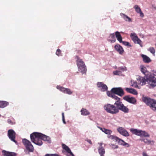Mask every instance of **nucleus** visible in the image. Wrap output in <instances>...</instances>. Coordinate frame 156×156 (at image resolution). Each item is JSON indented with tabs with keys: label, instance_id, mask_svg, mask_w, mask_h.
<instances>
[{
	"label": "nucleus",
	"instance_id": "f257e3e1",
	"mask_svg": "<svg viewBox=\"0 0 156 156\" xmlns=\"http://www.w3.org/2000/svg\"><path fill=\"white\" fill-rule=\"evenodd\" d=\"M137 80L139 83L142 85L145 84L146 82H147L152 87H155L156 86V72L151 74L148 78H147V80L144 77H139Z\"/></svg>",
	"mask_w": 156,
	"mask_h": 156
},
{
	"label": "nucleus",
	"instance_id": "f03ea898",
	"mask_svg": "<svg viewBox=\"0 0 156 156\" xmlns=\"http://www.w3.org/2000/svg\"><path fill=\"white\" fill-rule=\"evenodd\" d=\"M142 100L154 111H156V100L145 97H143Z\"/></svg>",
	"mask_w": 156,
	"mask_h": 156
},
{
	"label": "nucleus",
	"instance_id": "7ed1b4c3",
	"mask_svg": "<svg viewBox=\"0 0 156 156\" xmlns=\"http://www.w3.org/2000/svg\"><path fill=\"white\" fill-rule=\"evenodd\" d=\"M76 63L78 66V69L82 74L86 73L87 71L86 66L84 62L79 57L76 56Z\"/></svg>",
	"mask_w": 156,
	"mask_h": 156
},
{
	"label": "nucleus",
	"instance_id": "20e7f679",
	"mask_svg": "<svg viewBox=\"0 0 156 156\" xmlns=\"http://www.w3.org/2000/svg\"><path fill=\"white\" fill-rule=\"evenodd\" d=\"M104 109L108 113L112 114H116L118 113V111L115 107V106L114 105L108 104L105 105L104 107Z\"/></svg>",
	"mask_w": 156,
	"mask_h": 156
},
{
	"label": "nucleus",
	"instance_id": "39448f33",
	"mask_svg": "<svg viewBox=\"0 0 156 156\" xmlns=\"http://www.w3.org/2000/svg\"><path fill=\"white\" fill-rule=\"evenodd\" d=\"M115 107L117 108V110L118 112H119V110H121L125 113H128L129 112V109L126 107L123 104L120 100L116 101L114 103Z\"/></svg>",
	"mask_w": 156,
	"mask_h": 156
},
{
	"label": "nucleus",
	"instance_id": "423d86ee",
	"mask_svg": "<svg viewBox=\"0 0 156 156\" xmlns=\"http://www.w3.org/2000/svg\"><path fill=\"white\" fill-rule=\"evenodd\" d=\"M36 133H38L34 132L30 134V137L31 141L36 144L39 146L43 144L42 141V140L41 137L36 136L35 135Z\"/></svg>",
	"mask_w": 156,
	"mask_h": 156
},
{
	"label": "nucleus",
	"instance_id": "0eeeda50",
	"mask_svg": "<svg viewBox=\"0 0 156 156\" xmlns=\"http://www.w3.org/2000/svg\"><path fill=\"white\" fill-rule=\"evenodd\" d=\"M130 131L133 134L137 136H141L149 137L150 135L145 131L141 130H138L136 129L131 128L130 129Z\"/></svg>",
	"mask_w": 156,
	"mask_h": 156
},
{
	"label": "nucleus",
	"instance_id": "6e6552de",
	"mask_svg": "<svg viewBox=\"0 0 156 156\" xmlns=\"http://www.w3.org/2000/svg\"><path fill=\"white\" fill-rule=\"evenodd\" d=\"M22 143L26 147V149L29 152H33L34 150L33 146L30 141L26 139L22 140Z\"/></svg>",
	"mask_w": 156,
	"mask_h": 156
},
{
	"label": "nucleus",
	"instance_id": "1a4fd4ad",
	"mask_svg": "<svg viewBox=\"0 0 156 156\" xmlns=\"http://www.w3.org/2000/svg\"><path fill=\"white\" fill-rule=\"evenodd\" d=\"M110 91L121 97L124 95L123 90L121 87L113 88Z\"/></svg>",
	"mask_w": 156,
	"mask_h": 156
},
{
	"label": "nucleus",
	"instance_id": "9d476101",
	"mask_svg": "<svg viewBox=\"0 0 156 156\" xmlns=\"http://www.w3.org/2000/svg\"><path fill=\"white\" fill-rule=\"evenodd\" d=\"M16 134L15 131L12 129H9L8 131V136L9 139L16 144H17V142L15 140Z\"/></svg>",
	"mask_w": 156,
	"mask_h": 156
},
{
	"label": "nucleus",
	"instance_id": "9b49d317",
	"mask_svg": "<svg viewBox=\"0 0 156 156\" xmlns=\"http://www.w3.org/2000/svg\"><path fill=\"white\" fill-rule=\"evenodd\" d=\"M130 37L134 43H137L141 46V44H142V41L138 38L135 33H131L130 34Z\"/></svg>",
	"mask_w": 156,
	"mask_h": 156
},
{
	"label": "nucleus",
	"instance_id": "f8f14e48",
	"mask_svg": "<svg viewBox=\"0 0 156 156\" xmlns=\"http://www.w3.org/2000/svg\"><path fill=\"white\" fill-rule=\"evenodd\" d=\"M123 99L128 102L133 104H135L136 102V101L135 98L133 97H130L128 95L124 97Z\"/></svg>",
	"mask_w": 156,
	"mask_h": 156
},
{
	"label": "nucleus",
	"instance_id": "ddd939ff",
	"mask_svg": "<svg viewBox=\"0 0 156 156\" xmlns=\"http://www.w3.org/2000/svg\"><path fill=\"white\" fill-rule=\"evenodd\" d=\"M117 131L121 135L125 136H128L129 134L128 132L124 128L120 127L117 129Z\"/></svg>",
	"mask_w": 156,
	"mask_h": 156
},
{
	"label": "nucleus",
	"instance_id": "4468645a",
	"mask_svg": "<svg viewBox=\"0 0 156 156\" xmlns=\"http://www.w3.org/2000/svg\"><path fill=\"white\" fill-rule=\"evenodd\" d=\"M35 136L36 137L40 138L41 137V139L44 141H46L49 142L50 141V137L48 136L43 134L41 133H36Z\"/></svg>",
	"mask_w": 156,
	"mask_h": 156
},
{
	"label": "nucleus",
	"instance_id": "2eb2a0df",
	"mask_svg": "<svg viewBox=\"0 0 156 156\" xmlns=\"http://www.w3.org/2000/svg\"><path fill=\"white\" fill-rule=\"evenodd\" d=\"M62 147L63 149H64L68 153L67 156H74V155L71 152L69 148L67 146L64 144H62Z\"/></svg>",
	"mask_w": 156,
	"mask_h": 156
},
{
	"label": "nucleus",
	"instance_id": "dca6fc26",
	"mask_svg": "<svg viewBox=\"0 0 156 156\" xmlns=\"http://www.w3.org/2000/svg\"><path fill=\"white\" fill-rule=\"evenodd\" d=\"M97 86L99 88H101V90L102 91H105L108 90V87L106 85L104 84L102 82H98L97 84Z\"/></svg>",
	"mask_w": 156,
	"mask_h": 156
},
{
	"label": "nucleus",
	"instance_id": "f3484780",
	"mask_svg": "<svg viewBox=\"0 0 156 156\" xmlns=\"http://www.w3.org/2000/svg\"><path fill=\"white\" fill-rule=\"evenodd\" d=\"M114 48L120 54L122 55L124 52V50L122 47L119 44H116L115 45Z\"/></svg>",
	"mask_w": 156,
	"mask_h": 156
},
{
	"label": "nucleus",
	"instance_id": "a211bd4d",
	"mask_svg": "<svg viewBox=\"0 0 156 156\" xmlns=\"http://www.w3.org/2000/svg\"><path fill=\"white\" fill-rule=\"evenodd\" d=\"M2 153L4 156H16V153L5 150H3Z\"/></svg>",
	"mask_w": 156,
	"mask_h": 156
},
{
	"label": "nucleus",
	"instance_id": "6ab92c4d",
	"mask_svg": "<svg viewBox=\"0 0 156 156\" xmlns=\"http://www.w3.org/2000/svg\"><path fill=\"white\" fill-rule=\"evenodd\" d=\"M134 8L136 12L139 13L140 14V16L143 17L144 16V14L142 12L141 9L138 5H136L134 6Z\"/></svg>",
	"mask_w": 156,
	"mask_h": 156
},
{
	"label": "nucleus",
	"instance_id": "aec40b11",
	"mask_svg": "<svg viewBox=\"0 0 156 156\" xmlns=\"http://www.w3.org/2000/svg\"><path fill=\"white\" fill-rule=\"evenodd\" d=\"M107 94L108 96L114 98L115 99L116 101H118L120 100V98H119L115 95L113 93L110 92V91H107Z\"/></svg>",
	"mask_w": 156,
	"mask_h": 156
},
{
	"label": "nucleus",
	"instance_id": "412c9836",
	"mask_svg": "<svg viewBox=\"0 0 156 156\" xmlns=\"http://www.w3.org/2000/svg\"><path fill=\"white\" fill-rule=\"evenodd\" d=\"M140 140L141 141H143L145 144L148 145H153L154 142V141L151 140H150L147 138L141 139H140Z\"/></svg>",
	"mask_w": 156,
	"mask_h": 156
},
{
	"label": "nucleus",
	"instance_id": "4be33fe9",
	"mask_svg": "<svg viewBox=\"0 0 156 156\" xmlns=\"http://www.w3.org/2000/svg\"><path fill=\"white\" fill-rule=\"evenodd\" d=\"M126 90L128 92L133 94L134 95H137L138 94L137 91L134 89L129 88H126Z\"/></svg>",
	"mask_w": 156,
	"mask_h": 156
},
{
	"label": "nucleus",
	"instance_id": "5701e85b",
	"mask_svg": "<svg viewBox=\"0 0 156 156\" xmlns=\"http://www.w3.org/2000/svg\"><path fill=\"white\" fill-rule=\"evenodd\" d=\"M140 69L141 71L146 76L148 74V72L146 68L143 65L140 66Z\"/></svg>",
	"mask_w": 156,
	"mask_h": 156
},
{
	"label": "nucleus",
	"instance_id": "b1692460",
	"mask_svg": "<svg viewBox=\"0 0 156 156\" xmlns=\"http://www.w3.org/2000/svg\"><path fill=\"white\" fill-rule=\"evenodd\" d=\"M141 56L143 58V61L144 62L148 63L151 61L150 58L147 56L144 55H142Z\"/></svg>",
	"mask_w": 156,
	"mask_h": 156
},
{
	"label": "nucleus",
	"instance_id": "393cba45",
	"mask_svg": "<svg viewBox=\"0 0 156 156\" xmlns=\"http://www.w3.org/2000/svg\"><path fill=\"white\" fill-rule=\"evenodd\" d=\"M98 150L99 153L100 155V156H104L105 151V149L102 147H98Z\"/></svg>",
	"mask_w": 156,
	"mask_h": 156
},
{
	"label": "nucleus",
	"instance_id": "a878e982",
	"mask_svg": "<svg viewBox=\"0 0 156 156\" xmlns=\"http://www.w3.org/2000/svg\"><path fill=\"white\" fill-rule=\"evenodd\" d=\"M115 35L117 40L119 42L122 43V38L119 32L118 31L116 32H115Z\"/></svg>",
	"mask_w": 156,
	"mask_h": 156
},
{
	"label": "nucleus",
	"instance_id": "bb28decb",
	"mask_svg": "<svg viewBox=\"0 0 156 156\" xmlns=\"http://www.w3.org/2000/svg\"><path fill=\"white\" fill-rule=\"evenodd\" d=\"M81 114L83 115H87L90 114V112L86 109L83 108L81 110Z\"/></svg>",
	"mask_w": 156,
	"mask_h": 156
},
{
	"label": "nucleus",
	"instance_id": "cd10ccee",
	"mask_svg": "<svg viewBox=\"0 0 156 156\" xmlns=\"http://www.w3.org/2000/svg\"><path fill=\"white\" fill-rule=\"evenodd\" d=\"M98 127L101 130L107 134H110L112 133V131L110 130L105 128H102L100 127Z\"/></svg>",
	"mask_w": 156,
	"mask_h": 156
},
{
	"label": "nucleus",
	"instance_id": "c85d7f7f",
	"mask_svg": "<svg viewBox=\"0 0 156 156\" xmlns=\"http://www.w3.org/2000/svg\"><path fill=\"white\" fill-rule=\"evenodd\" d=\"M9 104V103L6 101H0V108H4Z\"/></svg>",
	"mask_w": 156,
	"mask_h": 156
},
{
	"label": "nucleus",
	"instance_id": "c756f323",
	"mask_svg": "<svg viewBox=\"0 0 156 156\" xmlns=\"http://www.w3.org/2000/svg\"><path fill=\"white\" fill-rule=\"evenodd\" d=\"M121 16L126 21L128 22L131 21V19L127 15L123 13H120Z\"/></svg>",
	"mask_w": 156,
	"mask_h": 156
},
{
	"label": "nucleus",
	"instance_id": "7c9ffc66",
	"mask_svg": "<svg viewBox=\"0 0 156 156\" xmlns=\"http://www.w3.org/2000/svg\"><path fill=\"white\" fill-rule=\"evenodd\" d=\"M147 50L150 51L154 55L155 51V49L153 47H150Z\"/></svg>",
	"mask_w": 156,
	"mask_h": 156
},
{
	"label": "nucleus",
	"instance_id": "2f4dec72",
	"mask_svg": "<svg viewBox=\"0 0 156 156\" xmlns=\"http://www.w3.org/2000/svg\"><path fill=\"white\" fill-rule=\"evenodd\" d=\"M56 88L57 89H59L61 91L63 92L64 93H65L66 89V88H64L63 87H61L60 86H57L56 87Z\"/></svg>",
	"mask_w": 156,
	"mask_h": 156
},
{
	"label": "nucleus",
	"instance_id": "473e14b6",
	"mask_svg": "<svg viewBox=\"0 0 156 156\" xmlns=\"http://www.w3.org/2000/svg\"><path fill=\"white\" fill-rule=\"evenodd\" d=\"M109 37H111L112 39L111 41L112 42L113 41V42H115V41L116 40L114 34H111L110 35Z\"/></svg>",
	"mask_w": 156,
	"mask_h": 156
},
{
	"label": "nucleus",
	"instance_id": "72a5a7b5",
	"mask_svg": "<svg viewBox=\"0 0 156 156\" xmlns=\"http://www.w3.org/2000/svg\"><path fill=\"white\" fill-rule=\"evenodd\" d=\"M131 86L135 88H138V86L137 84V83L136 82H135L134 81H131Z\"/></svg>",
	"mask_w": 156,
	"mask_h": 156
},
{
	"label": "nucleus",
	"instance_id": "f704fd0d",
	"mask_svg": "<svg viewBox=\"0 0 156 156\" xmlns=\"http://www.w3.org/2000/svg\"><path fill=\"white\" fill-rule=\"evenodd\" d=\"M116 141H118L119 144L122 145L124 142V141L123 140L119 138L118 137L117 139L116 140Z\"/></svg>",
	"mask_w": 156,
	"mask_h": 156
},
{
	"label": "nucleus",
	"instance_id": "c9c22d12",
	"mask_svg": "<svg viewBox=\"0 0 156 156\" xmlns=\"http://www.w3.org/2000/svg\"><path fill=\"white\" fill-rule=\"evenodd\" d=\"M121 71L119 69L113 72V73L115 75H120L121 74Z\"/></svg>",
	"mask_w": 156,
	"mask_h": 156
},
{
	"label": "nucleus",
	"instance_id": "e433bc0d",
	"mask_svg": "<svg viewBox=\"0 0 156 156\" xmlns=\"http://www.w3.org/2000/svg\"><path fill=\"white\" fill-rule=\"evenodd\" d=\"M72 92L71 91L70 89L66 88L65 93H66L69 94H72Z\"/></svg>",
	"mask_w": 156,
	"mask_h": 156
},
{
	"label": "nucleus",
	"instance_id": "4c0bfd02",
	"mask_svg": "<svg viewBox=\"0 0 156 156\" xmlns=\"http://www.w3.org/2000/svg\"><path fill=\"white\" fill-rule=\"evenodd\" d=\"M56 54L58 56L62 55L61 51L59 49H58L56 52Z\"/></svg>",
	"mask_w": 156,
	"mask_h": 156
},
{
	"label": "nucleus",
	"instance_id": "58836bf2",
	"mask_svg": "<svg viewBox=\"0 0 156 156\" xmlns=\"http://www.w3.org/2000/svg\"><path fill=\"white\" fill-rule=\"evenodd\" d=\"M109 138L112 139H114L116 141V140L117 139L118 137L116 136H114L113 135H110L109 137Z\"/></svg>",
	"mask_w": 156,
	"mask_h": 156
},
{
	"label": "nucleus",
	"instance_id": "ea45409f",
	"mask_svg": "<svg viewBox=\"0 0 156 156\" xmlns=\"http://www.w3.org/2000/svg\"><path fill=\"white\" fill-rule=\"evenodd\" d=\"M122 44L126 46H131V45H130V44L128 42L125 41H122Z\"/></svg>",
	"mask_w": 156,
	"mask_h": 156
},
{
	"label": "nucleus",
	"instance_id": "a19ab883",
	"mask_svg": "<svg viewBox=\"0 0 156 156\" xmlns=\"http://www.w3.org/2000/svg\"><path fill=\"white\" fill-rule=\"evenodd\" d=\"M7 122L10 125H13L15 124V122H12L11 120L9 119L7 120Z\"/></svg>",
	"mask_w": 156,
	"mask_h": 156
},
{
	"label": "nucleus",
	"instance_id": "79ce46f5",
	"mask_svg": "<svg viewBox=\"0 0 156 156\" xmlns=\"http://www.w3.org/2000/svg\"><path fill=\"white\" fill-rule=\"evenodd\" d=\"M62 120L64 124H66V122L65 121L64 113L63 112L62 113Z\"/></svg>",
	"mask_w": 156,
	"mask_h": 156
},
{
	"label": "nucleus",
	"instance_id": "37998d69",
	"mask_svg": "<svg viewBox=\"0 0 156 156\" xmlns=\"http://www.w3.org/2000/svg\"><path fill=\"white\" fill-rule=\"evenodd\" d=\"M118 147V146L117 145H112V148L113 149H115L117 148Z\"/></svg>",
	"mask_w": 156,
	"mask_h": 156
},
{
	"label": "nucleus",
	"instance_id": "c03bdc74",
	"mask_svg": "<svg viewBox=\"0 0 156 156\" xmlns=\"http://www.w3.org/2000/svg\"><path fill=\"white\" fill-rule=\"evenodd\" d=\"M122 145L126 147H129V145L128 143H127L125 142Z\"/></svg>",
	"mask_w": 156,
	"mask_h": 156
},
{
	"label": "nucleus",
	"instance_id": "a18cd8bd",
	"mask_svg": "<svg viewBox=\"0 0 156 156\" xmlns=\"http://www.w3.org/2000/svg\"><path fill=\"white\" fill-rule=\"evenodd\" d=\"M118 69H119V70H120L121 71V72L122 71H124V68L122 67H119Z\"/></svg>",
	"mask_w": 156,
	"mask_h": 156
},
{
	"label": "nucleus",
	"instance_id": "49530a36",
	"mask_svg": "<svg viewBox=\"0 0 156 156\" xmlns=\"http://www.w3.org/2000/svg\"><path fill=\"white\" fill-rule=\"evenodd\" d=\"M87 142L89 143L90 144H92V142L91 141V140H87Z\"/></svg>",
	"mask_w": 156,
	"mask_h": 156
},
{
	"label": "nucleus",
	"instance_id": "de8ad7c7",
	"mask_svg": "<svg viewBox=\"0 0 156 156\" xmlns=\"http://www.w3.org/2000/svg\"><path fill=\"white\" fill-rule=\"evenodd\" d=\"M143 156H149L147 155V153L145 152H144L143 153Z\"/></svg>",
	"mask_w": 156,
	"mask_h": 156
},
{
	"label": "nucleus",
	"instance_id": "09e8293b",
	"mask_svg": "<svg viewBox=\"0 0 156 156\" xmlns=\"http://www.w3.org/2000/svg\"><path fill=\"white\" fill-rule=\"evenodd\" d=\"M98 144L100 146L99 147H102V145L103 144V143H98Z\"/></svg>",
	"mask_w": 156,
	"mask_h": 156
},
{
	"label": "nucleus",
	"instance_id": "8fccbe9b",
	"mask_svg": "<svg viewBox=\"0 0 156 156\" xmlns=\"http://www.w3.org/2000/svg\"><path fill=\"white\" fill-rule=\"evenodd\" d=\"M155 47H156V44H155Z\"/></svg>",
	"mask_w": 156,
	"mask_h": 156
}]
</instances>
